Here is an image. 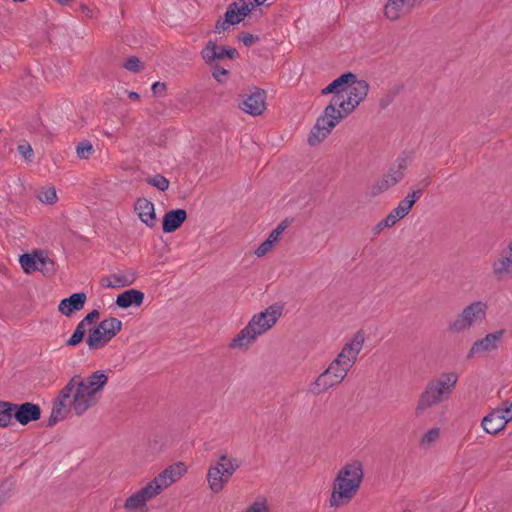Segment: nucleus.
Masks as SVG:
<instances>
[{
	"mask_svg": "<svg viewBox=\"0 0 512 512\" xmlns=\"http://www.w3.org/2000/svg\"><path fill=\"white\" fill-rule=\"evenodd\" d=\"M369 84L365 80H349L342 87L341 93L334 95L330 103L325 107L322 114L317 118L315 125L310 131L308 143L315 146L324 141L333 131V129L351 114L360 103L367 97Z\"/></svg>",
	"mask_w": 512,
	"mask_h": 512,
	"instance_id": "nucleus-1",
	"label": "nucleus"
},
{
	"mask_svg": "<svg viewBox=\"0 0 512 512\" xmlns=\"http://www.w3.org/2000/svg\"><path fill=\"white\" fill-rule=\"evenodd\" d=\"M107 383L108 373L105 370H97L87 377L75 375L60 391L52 414L63 416V411L71 410L77 416L83 415L97 404Z\"/></svg>",
	"mask_w": 512,
	"mask_h": 512,
	"instance_id": "nucleus-2",
	"label": "nucleus"
},
{
	"mask_svg": "<svg viewBox=\"0 0 512 512\" xmlns=\"http://www.w3.org/2000/svg\"><path fill=\"white\" fill-rule=\"evenodd\" d=\"M363 478V465L359 460L345 463L333 480L329 506L338 509L348 505L358 493Z\"/></svg>",
	"mask_w": 512,
	"mask_h": 512,
	"instance_id": "nucleus-3",
	"label": "nucleus"
},
{
	"mask_svg": "<svg viewBox=\"0 0 512 512\" xmlns=\"http://www.w3.org/2000/svg\"><path fill=\"white\" fill-rule=\"evenodd\" d=\"M282 313L283 309L280 305H271L254 314L248 323L231 339L229 348L248 350L260 336L273 328Z\"/></svg>",
	"mask_w": 512,
	"mask_h": 512,
	"instance_id": "nucleus-4",
	"label": "nucleus"
},
{
	"mask_svg": "<svg viewBox=\"0 0 512 512\" xmlns=\"http://www.w3.org/2000/svg\"><path fill=\"white\" fill-rule=\"evenodd\" d=\"M458 381L457 374L445 373L437 379L431 380L421 393L415 408V414L420 416L428 408L438 405L452 394Z\"/></svg>",
	"mask_w": 512,
	"mask_h": 512,
	"instance_id": "nucleus-5",
	"label": "nucleus"
},
{
	"mask_svg": "<svg viewBox=\"0 0 512 512\" xmlns=\"http://www.w3.org/2000/svg\"><path fill=\"white\" fill-rule=\"evenodd\" d=\"M240 466L238 459L229 456L226 452L219 453L217 459L209 465L206 474L211 492L214 494L222 492Z\"/></svg>",
	"mask_w": 512,
	"mask_h": 512,
	"instance_id": "nucleus-6",
	"label": "nucleus"
},
{
	"mask_svg": "<svg viewBox=\"0 0 512 512\" xmlns=\"http://www.w3.org/2000/svg\"><path fill=\"white\" fill-rule=\"evenodd\" d=\"M488 305L483 301H474L465 306L448 325L451 333L459 334L480 325L487 315Z\"/></svg>",
	"mask_w": 512,
	"mask_h": 512,
	"instance_id": "nucleus-7",
	"label": "nucleus"
},
{
	"mask_svg": "<svg viewBox=\"0 0 512 512\" xmlns=\"http://www.w3.org/2000/svg\"><path fill=\"white\" fill-rule=\"evenodd\" d=\"M122 329V322L115 318L109 317L103 319L94 329L89 331L86 339L87 346L90 350H98L105 347Z\"/></svg>",
	"mask_w": 512,
	"mask_h": 512,
	"instance_id": "nucleus-8",
	"label": "nucleus"
},
{
	"mask_svg": "<svg viewBox=\"0 0 512 512\" xmlns=\"http://www.w3.org/2000/svg\"><path fill=\"white\" fill-rule=\"evenodd\" d=\"M266 0H238L233 2L225 13L224 20L216 23L217 33H221L229 28L230 25L240 23L253 9L262 5Z\"/></svg>",
	"mask_w": 512,
	"mask_h": 512,
	"instance_id": "nucleus-9",
	"label": "nucleus"
},
{
	"mask_svg": "<svg viewBox=\"0 0 512 512\" xmlns=\"http://www.w3.org/2000/svg\"><path fill=\"white\" fill-rule=\"evenodd\" d=\"M187 473V466L183 462H176L168 465L154 478H152L147 485L152 489L156 496L160 495L164 490L178 482Z\"/></svg>",
	"mask_w": 512,
	"mask_h": 512,
	"instance_id": "nucleus-10",
	"label": "nucleus"
},
{
	"mask_svg": "<svg viewBox=\"0 0 512 512\" xmlns=\"http://www.w3.org/2000/svg\"><path fill=\"white\" fill-rule=\"evenodd\" d=\"M408 165L409 158L407 156L397 158L390 170L372 184L370 188L371 195H379L400 182Z\"/></svg>",
	"mask_w": 512,
	"mask_h": 512,
	"instance_id": "nucleus-11",
	"label": "nucleus"
},
{
	"mask_svg": "<svg viewBox=\"0 0 512 512\" xmlns=\"http://www.w3.org/2000/svg\"><path fill=\"white\" fill-rule=\"evenodd\" d=\"M364 343L365 333L361 330L357 331L346 340L335 360L350 370L356 363Z\"/></svg>",
	"mask_w": 512,
	"mask_h": 512,
	"instance_id": "nucleus-12",
	"label": "nucleus"
},
{
	"mask_svg": "<svg viewBox=\"0 0 512 512\" xmlns=\"http://www.w3.org/2000/svg\"><path fill=\"white\" fill-rule=\"evenodd\" d=\"M364 343L365 333L361 330L357 331L346 340L335 360L350 370L356 363Z\"/></svg>",
	"mask_w": 512,
	"mask_h": 512,
	"instance_id": "nucleus-13",
	"label": "nucleus"
},
{
	"mask_svg": "<svg viewBox=\"0 0 512 512\" xmlns=\"http://www.w3.org/2000/svg\"><path fill=\"white\" fill-rule=\"evenodd\" d=\"M19 262L22 269L27 274H31L35 271H40L43 274H49L54 270L53 261L45 252L42 251L23 254L20 256Z\"/></svg>",
	"mask_w": 512,
	"mask_h": 512,
	"instance_id": "nucleus-14",
	"label": "nucleus"
},
{
	"mask_svg": "<svg viewBox=\"0 0 512 512\" xmlns=\"http://www.w3.org/2000/svg\"><path fill=\"white\" fill-rule=\"evenodd\" d=\"M156 497L152 489L146 484L125 500L123 508L125 512H145L147 503Z\"/></svg>",
	"mask_w": 512,
	"mask_h": 512,
	"instance_id": "nucleus-15",
	"label": "nucleus"
},
{
	"mask_svg": "<svg viewBox=\"0 0 512 512\" xmlns=\"http://www.w3.org/2000/svg\"><path fill=\"white\" fill-rule=\"evenodd\" d=\"M503 335L504 331L499 330L489 333L484 338L475 341L467 354V358L472 359L474 357L483 356L485 353L496 350Z\"/></svg>",
	"mask_w": 512,
	"mask_h": 512,
	"instance_id": "nucleus-16",
	"label": "nucleus"
},
{
	"mask_svg": "<svg viewBox=\"0 0 512 512\" xmlns=\"http://www.w3.org/2000/svg\"><path fill=\"white\" fill-rule=\"evenodd\" d=\"M422 190H415L409 193L403 200H401L397 207L394 208L386 217V223L393 227L399 220L403 219L409 214L413 205L421 197Z\"/></svg>",
	"mask_w": 512,
	"mask_h": 512,
	"instance_id": "nucleus-17",
	"label": "nucleus"
},
{
	"mask_svg": "<svg viewBox=\"0 0 512 512\" xmlns=\"http://www.w3.org/2000/svg\"><path fill=\"white\" fill-rule=\"evenodd\" d=\"M422 0H387L384 15L389 21H397L403 15L409 14Z\"/></svg>",
	"mask_w": 512,
	"mask_h": 512,
	"instance_id": "nucleus-18",
	"label": "nucleus"
},
{
	"mask_svg": "<svg viewBox=\"0 0 512 512\" xmlns=\"http://www.w3.org/2000/svg\"><path fill=\"white\" fill-rule=\"evenodd\" d=\"M491 272L498 280L512 277V253L506 247L491 262Z\"/></svg>",
	"mask_w": 512,
	"mask_h": 512,
	"instance_id": "nucleus-19",
	"label": "nucleus"
},
{
	"mask_svg": "<svg viewBox=\"0 0 512 512\" xmlns=\"http://www.w3.org/2000/svg\"><path fill=\"white\" fill-rule=\"evenodd\" d=\"M341 383L340 379L325 369L314 381L307 386V392L312 395H321L332 387Z\"/></svg>",
	"mask_w": 512,
	"mask_h": 512,
	"instance_id": "nucleus-20",
	"label": "nucleus"
},
{
	"mask_svg": "<svg viewBox=\"0 0 512 512\" xmlns=\"http://www.w3.org/2000/svg\"><path fill=\"white\" fill-rule=\"evenodd\" d=\"M240 108L250 115H261L266 108L265 93L263 91H256L245 96L240 104Z\"/></svg>",
	"mask_w": 512,
	"mask_h": 512,
	"instance_id": "nucleus-21",
	"label": "nucleus"
},
{
	"mask_svg": "<svg viewBox=\"0 0 512 512\" xmlns=\"http://www.w3.org/2000/svg\"><path fill=\"white\" fill-rule=\"evenodd\" d=\"M134 211L146 226L152 228L156 225L155 206L150 200L138 198L134 204Z\"/></svg>",
	"mask_w": 512,
	"mask_h": 512,
	"instance_id": "nucleus-22",
	"label": "nucleus"
},
{
	"mask_svg": "<svg viewBox=\"0 0 512 512\" xmlns=\"http://www.w3.org/2000/svg\"><path fill=\"white\" fill-rule=\"evenodd\" d=\"M41 417L40 407L36 404L26 402L21 405L16 404L14 410V418L22 425H26L31 421H37Z\"/></svg>",
	"mask_w": 512,
	"mask_h": 512,
	"instance_id": "nucleus-23",
	"label": "nucleus"
},
{
	"mask_svg": "<svg viewBox=\"0 0 512 512\" xmlns=\"http://www.w3.org/2000/svg\"><path fill=\"white\" fill-rule=\"evenodd\" d=\"M87 296L84 292L74 293L68 298H64L58 305V310L66 317H70L74 312L83 309Z\"/></svg>",
	"mask_w": 512,
	"mask_h": 512,
	"instance_id": "nucleus-24",
	"label": "nucleus"
},
{
	"mask_svg": "<svg viewBox=\"0 0 512 512\" xmlns=\"http://www.w3.org/2000/svg\"><path fill=\"white\" fill-rule=\"evenodd\" d=\"M507 423L502 416V412L498 408L488 413L481 422L483 430L491 435H496L505 429Z\"/></svg>",
	"mask_w": 512,
	"mask_h": 512,
	"instance_id": "nucleus-25",
	"label": "nucleus"
},
{
	"mask_svg": "<svg viewBox=\"0 0 512 512\" xmlns=\"http://www.w3.org/2000/svg\"><path fill=\"white\" fill-rule=\"evenodd\" d=\"M187 218V212L184 209H175L165 213L163 217V232L172 233L176 231Z\"/></svg>",
	"mask_w": 512,
	"mask_h": 512,
	"instance_id": "nucleus-26",
	"label": "nucleus"
},
{
	"mask_svg": "<svg viewBox=\"0 0 512 512\" xmlns=\"http://www.w3.org/2000/svg\"><path fill=\"white\" fill-rule=\"evenodd\" d=\"M135 281L133 272H119L101 279V286L105 288H122Z\"/></svg>",
	"mask_w": 512,
	"mask_h": 512,
	"instance_id": "nucleus-27",
	"label": "nucleus"
},
{
	"mask_svg": "<svg viewBox=\"0 0 512 512\" xmlns=\"http://www.w3.org/2000/svg\"><path fill=\"white\" fill-rule=\"evenodd\" d=\"M144 301V293L140 290L129 289L119 294L116 298V305L120 308L140 306Z\"/></svg>",
	"mask_w": 512,
	"mask_h": 512,
	"instance_id": "nucleus-28",
	"label": "nucleus"
},
{
	"mask_svg": "<svg viewBox=\"0 0 512 512\" xmlns=\"http://www.w3.org/2000/svg\"><path fill=\"white\" fill-rule=\"evenodd\" d=\"M222 51V46H218L214 41L210 40L202 49L201 56L207 64H211L214 61L222 59Z\"/></svg>",
	"mask_w": 512,
	"mask_h": 512,
	"instance_id": "nucleus-29",
	"label": "nucleus"
},
{
	"mask_svg": "<svg viewBox=\"0 0 512 512\" xmlns=\"http://www.w3.org/2000/svg\"><path fill=\"white\" fill-rule=\"evenodd\" d=\"M354 79V74L351 72L344 73L340 75L338 78L333 80L327 87H325L321 93L323 95L331 94L338 95L341 93L342 87L345 86L349 82V80Z\"/></svg>",
	"mask_w": 512,
	"mask_h": 512,
	"instance_id": "nucleus-30",
	"label": "nucleus"
},
{
	"mask_svg": "<svg viewBox=\"0 0 512 512\" xmlns=\"http://www.w3.org/2000/svg\"><path fill=\"white\" fill-rule=\"evenodd\" d=\"M16 404L0 401V427H8L14 417Z\"/></svg>",
	"mask_w": 512,
	"mask_h": 512,
	"instance_id": "nucleus-31",
	"label": "nucleus"
},
{
	"mask_svg": "<svg viewBox=\"0 0 512 512\" xmlns=\"http://www.w3.org/2000/svg\"><path fill=\"white\" fill-rule=\"evenodd\" d=\"M37 198L45 204H54L57 202V193L54 187H44L37 192Z\"/></svg>",
	"mask_w": 512,
	"mask_h": 512,
	"instance_id": "nucleus-32",
	"label": "nucleus"
},
{
	"mask_svg": "<svg viewBox=\"0 0 512 512\" xmlns=\"http://www.w3.org/2000/svg\"><path fill=\"white\" fill-rule=\"evenodd\" d=\"M439 437L440 429L437 427L431 428L422 435L420 445L424 448H429L438 441Z\"/></svg>",
	"mask_w": 512,
	"mask_h": 512,
	"instance_id": "nucleus-33",
	"label": "nucleus"
},
{
	"mask_svg": "<svg viewBox=\"0 0 512 512\" xmlns=\"http://www.w3.org/2000/svg\"><path fill=\"white\" fill-rule=\"evenodd\" d=\"M146 183L157 188L160 191H166L169 188V180L161 174L149 176L145 179Z\"/></svg>",
	"mask_w": 512,
	"mask_h": 512,
	"instance_id": "nucleus-34",
	"label": "nucleus"
},
{
	"mask_svg": "<svg viewBox=\"0 0 512 512\" xmlns=\"http://www.w3.org/2000/svg\"><path fill=\"white\" fill-rule=\"evenodd\" d=\"M326 369L330 372V374H333L337 378H339L341 382L346 378L348 372L350 371L348 368L337 362L335 359L328 365Z\"/></svg>",
	"mask_w": 512,
	"mask_h": 512,
	"instance_id": "nucleus-35",
	"label": "nucleus"
},
{
	"mask_svg": "<svg viewBox=\"0 0 512 512\" xmlns=\"http://www.w3.org/2000/svg\"><path fill=\"white\" fill-rule=\"evenodd\" d=\"M93 153V145L87 140L80 142L76 147V154L80 159H89Z\"/></svg>",
	"mask_w": 512,
	"mask_h": 512,
	"instance_id": "nucleus-36",
	"label": "nucleus"
},
{
	"mask_svg": "<svg viewBox=\"0 0 512 512\" xmlns=\"http://www.w3.org/2000/svg\"><path fill=\"white\" fill-rule=\"evenodd\" d=\"M289 222L287 220H283L280 222L275 229H273L267 237L268 241H271L273 245H275L281 238L283 232L288 228Z\"/></svg>",
	"mask_w": 512,
	"mask_h": 512,
	"instance_id": "nucleus-37",
	"label": "nucleus"
},
{
	"mask_svg": "<svg viewBox=\"0 0 512 512\" xmlns=\"http://www.w3.org/2000/svg\"><path fill=\"white\" fill-rule=\"evenodd\" d=\"M86 333V329L83 327V324H78L76 326L75 331L71 335V337L67 340V346H76L82 342L84 335Z\"/></svg>",
	"mask_w": 512,
	"mask_h": 512,
	"instance_id": "nucleus-38",
	"label": "nucleus"
},
{
	"mask_svg": "<svg viewBox=\"0 0 512 512\" xmlns=\"http://www.w3.org/2000/svg\"><path fill=\"white\" fill-rule=\"evenodd\" d=\"M245 512H268L266 500L261 498L255 500Z\"/></svg>",
	"mask_w": 512,
	"mask_h": 512,
	"instance_id": "nucleus-39",
	"label": "nucleus"
},
{
	"mask_svg": "<svg viewBox=\"0 0 512 512\" xmlns=\"http://www.w3.org/2000/svg\"><path fill=\"white\" fill-rule=\"evenodd\" d=\"M124 67L131 72H139L142 68V63L137 57H130L124 64Z\"/></svg>",
	"mask_w": 512,
	"mask_h": 512,
	"instance_id": "nucleus-40",
	"label": "nucleus"
},
{
	"mask_svg": "<svg viewBox=\"0 0 512 512\" xmlns=\"http://www.w3.org/2000/svg\"><path fill=\"white\" fill-rule=\"evenodd\" d=\"M274 248V245L271 243V241H268L267 239L262 242L259 247L255 250V255L257 257H263L267 253H269Z\"/></svg>",
	"mask_w": 512,
	"mask_h": 512,
	"instance_id": "nucleus-41",
	"label": "nucleus"
},
{
	"mask_svg": "<svg viewBox=\"0 0 512 512\" xmlns=\"http://www.w3.org/2000/svg\"><path fill=\"white\" fill-rule=\"evenodd\" d=\"M18 152L26 159L31 160L33 157V150L29 143L23 142L17 147Z\"/></svg>",
	"mask_w": 512,
	"mask_h": 512,
	"instance_id": "nucleus-42",
	"label": "nucleus"
},
{
	"mask_svg": "<svg viewBox=\"0 0 512 512\" xmlns=\"http://www.w3.org/2000/svg\"><path fill=\"white\" fill-rule=\"evenodd\" d=\"M99 311L97 309L92 310L88 313L78 324H83V327L86 329L94 320L98 319Z\"/></svg>",
	"mask_w": 512,
	"mask_h": 512,
	"instance_id": "nucleus-43",
	"label": "nucleus"
},
{
	"mask_svg": "<svg viewBox=\"0 0 512 512\" xmlns=\"http://www.w3.org/2000/svg\"><path fill=\"white\" fill-rule=\"evenodd\" d=\"M240 40L243 42L245 46H251L255 42L259 41V37L253 34L245 33L242 34Z\"/></svg>",
	"mask_w": 512,
	"mask_h": 512,
	"instance_id": "nucleus-44",
	"label": "nucleus"
},
{
	"mask_svg": "<svg viewBox=\"0 0 512 512\" xmlns=\"http://www.w3.org/2000/svg\"><path fill=\"white\" fill-rule=\"evenodd\" d=\"M498 410L502 412V416L507 424L512 421V402L509 406L499 407Z\"/></svg>",
	"mask_w": 512,
	"mask_h": 512,
	"instance_id": "nucleus-45",
	"label": "nucleus"
},
{
	"mask_svg": "<svg viewBox=\"0 0 512 512\" xmlns=\"http://www.w3.org/2000/svg\"><path fill=\"white\" fill-rule=\"evenodd\" d=\"M228 71L221 67L214 68L212 75L217 81H221L224 76H226Z\"/></svg>",
	"mask_w": 512,
	"mask_h": 512,
	"instance_id": "nucleus-46",
	"label": "nucleus"
},
{
	"mask_svg": "<svg viewBox=\"0 0 512 512\" xmlns=\"http://www.w3.org/2000/svg\"><path fill=\"white\" fill-rule=\"evenodd\" d=\"M386 220L385 218L379 221L374 227H373V233L374 234H380L384 229L390 228L388 224H385Z\"/></svg>",
	"mask_w": 512,
	"mask_h": 512,
	"instance_id": "nucleus-47",
	"label": "nucleus"
},
{
	"mask_svg": "<svg viewBox=\"0 0 512 512\" xmlns=\"http://www.w3.org/2000/svg\"><path fill=\"white\" fill-rule=\"evenodd\" d=\"M236 50L234 48H225L223 47V51H222V59L227 57V58H234L235 55H236Z\"/></svg>",
	"mask_w": 512,
	"mask_h": 512,
	"instance_id": "nucleus-48",
	"label": "nucleus"
},
{
	"mask_svg": "<svg viewBox=\"0 0 512 512\" xmlns=\"http://www.w3.org/2000/svg\"><path fill=\"white\" fill-rule=\"evenodd\" d=\"M166 89V86L164 83H161V82H155L153 85H152V91L156 94V93H159V92H163L164 90Z\"/></svg>",
	"mask_w": 512,
	"mask_h": 512,
	"instance_id": "nucleus-49",
	"label": "nucleus"
},
{
	"mask_svg": "<svg viewBox=\"0 0 512 512\" xmlns=\"http://www.w3.org/2000/svg\"><path fill=\"white\" fill-rule=\"evenodd\" d=\"M81 11L82 13L87 16V17H92L93 16V11L91 8H89L88 6L86 5H81Z\"/></svg>",
	"mask_w": 512,
	"mask_h": 512,
	"instance_id": "nucleus-50",
	"label": "nucleus"
},
{
	"mask_svg": "<svg viewBox=\"0 0 512 512\" xmlns=\"http://www.w3.org/2000/svg\"><path fill=\"white\" fill-rule=\"evenodd\" d=\"M10 494L8 492H2L0 490V506L9 498Z\"/></svg>",
	"mask_w": 512,
	"mask_h": 512,
	"instance_id": "nucleus-51",
	"label": "nucleus"
},
{
	"mask_svg": "<svg viewBox=\"0 0 512 512\" xmlns=\"http://www.w3.org/2000/svg\"><path fill=\"white\" fill-rule=\"evenodd\" d=\"M128 97L134 101L139 100V94L137 92H129Z\"/></svg>",
	"mask_w": 512,
	"mask_h": 512,
	"instance_id": "nucleus-52",
	"label": "nucleus"
},
{
	"mask_svg": "<svg viewBox=\"0 0 512 512\" xmlns=\"http://www.w3.org/2000/svg\"><path fill=\"white\" fill-rule=\"evenodd\" d=\"M507 247L510 250V252L512 253V240L508 243Z\"/></svg>",
	"mask_w": 512,
	"mask_h": 512,
	"instance_id": "nucleus-53",
	"label": "nucleus"
},
{
	"mask_svg": "<svg viewBox=\"0 0 512 512\" xmlns=\"http://www.w3.org/2000/svg\"><path fill=\"white\" fill-rule=\"evenodd\" d=\"M13 1H14V2H20V3H22V2H25L26 0H13Z\"/></svg>",
	"mask_w": 512,
	"mask_h": 512,
	"instance_id": "nucleus-54",
	"label": "nucleus"
}]
</instances>
